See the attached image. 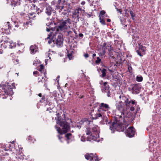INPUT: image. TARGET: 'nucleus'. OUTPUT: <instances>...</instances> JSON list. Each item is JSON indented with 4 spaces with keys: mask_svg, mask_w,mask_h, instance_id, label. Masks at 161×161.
I'll return each instance as SVG.
<instances>
[{
    "mask_svg": "<svg viewBox=\"0 0 161 161\" xmlns=\"http://www.w3.org/2000/svg\"><path fill=\"white\" fill-rule=\"evenodd\" d=\"M116 108L120 111L121 115H117L114 117V122L112 125L110 126V130L113 133L116 131H124L125 129H126V127L128 124L126 126L125 125H124L122 123V121L124 123L129 121L128 119L129 118L127 116H125L124 112L127 109L130 108L126 106L125 103L121 101L117 102L115 104Z\"/></svg>",
    "mask_w": 161,
    "mask_h": 161,
    "instance_id": "obj_1",
    "label": "nucleus"
},
{
    "mask_svg": "<svg viewBox=\"0 0 161 161\" xmlns=\"http://www.w3.org/2000/svg\"><path fill=\"white\" fill-rule=\"evenodd\" d=\"M57 117L55 118L56 120L58 119L57 123L58 124L60 127L58 128L57 126L55 127L57 128V130L60 134L58 136V138L60 141L63 142L62 139L63 137L62 135L63 134L66 133L70 129V126L69 124L67 121L64 114H62L60 117H59V114L58 113L57 114Z\"/></svg>",
    "mask_w": 161,
    "mask_h": 161,
    "instance_id": "obj_2",
    "label": "nucleus"
},
{
    "mask_svg": "<svg viewBox=\"0 0 161 161\" xmlns=\"http://www.w3.org/2000/svg\"><path fill=\"white\" fill-rule=\"evenodd\" d=\"M0 86L4 92L3 95L4 97H2L3 98H6L8 95L11 96L14 94L13 89L15 88L14 83L2 82Z\"/></svg>",
    "mask_w": 161,
    "mask_h": 161,
    "instance_id": "obj_3",
    "label": "nucleus"
},
{
    "mask_svg": "<svg viewBox=\"0 0 161 161\" xmlns=\"http://www.w3.org/2000/svg\"><path fill=\"white\" fill-rule=\"evenodd\" d=\"M119 98L120 100L119 101H121V102H123L125 103L127 107H130L131 111H133L135 110L134 107L132 105L131 106V105H136L137 102L135 100L131 99L130 100L128 97L125 96L123 93L120 95Z\"/></svg>",
    "mask_w": 161,
    "mask_h": 161,
    "instance_id": "obj_4",
    "label": "nucleus"
},
{
    "mask_svg": "<svg viewBox=\"0 0 161 161\" xmlns=\"http://www.w3.org/2000/svg\"><path fill=\"white\" fill-rule=\"evenodd\" d=\"M70 24V19H67L65 20L61 19L58 21L57 26L55 28L57 33H61L62 32H65L66 31L68 28V24Z\"/></svg>",
    "mask_w": 161,
    "mask_h": 161,
    "instance_id": "obj_5",
    "label": "nucleus"
},
{
    "mask_svg": "<svg viewBox=\"0 0 161 161\" xmlns=\"http://www.w3.org/2000/svg\"><path fill=\"white\" fill-rule=\"evenodd\" d=\"M138 45H139V47L138 48H136V52L139 56L142 57L145 54L146 48L145 47L141 45L140 43H138Z\"/></svg>",
    "mask_w": 161,
    "mask_h": 161,
    "instance_id": "obj_6",
    "label": "nucleus"
},
{
    "mask_svg": "<svg viewBox=\"0 0 161 161\" xmlns=\"http://www.w3.org/2000/svg\"><path fill=\"white\" fill-rule=\"evenodd\" d=\"M86 134L87 135L89 136H88L87 138V141H96L97 140V137L95 135H92L91 130V129L88 127L86 128Z\"/></svg>",
    "mask_w": 161,
    "mask_h": 161,
    "instance_id": "obj_7",
    "label": "nucleus"
},
{
    "mask_svg": "<svg viewBox=\"0 0 161 161\" xmlns=\"http://www.w3.org/2000/svg\"><path fill=\"white\" fill-rule=\"evenodd\" d=\"M85 158L90 161H98L97 156L92 153H87L85 155Z\"/></svg>",
    "mask_w": 161,
    "mask_h": 161,
    "instance_id": "obj_8",
    "label": "nucleus"
},
{
    "mask_svg": "<svg viewBox=\"0 0 161 161\" xmlns=\"http://www.w3.org/2000/svg\"><path fill=\"white\" fill-rule=\"evenodd\" d=\"M135 132V129L133 127L130 126L126 130L125 133L127 136L131 138L134 136Z\"/></svg>",
    "mask_w": 161,
    "mask_h": 161,
    "instance_id": "obj_9",
    "label": "nucleus"
},
{
    "mask_svg": "<svg viewBox=\"0 0 161 161\" xmlns=\"http://www.w3.org/2000/svg\"><path fill=\"white\" fill-rule=\"evenodd\" d=\"M98 109L105 113L109 110L110 109V108L108 104L103 103L99 104Z\"/></svg>",
    "mask_w": 161,
    "mask_h": 161,
    "instance_id": "obj_10",
    "label": "nucleus"
},
{
    "mask_svg": "<svg viewBox=\"0 0 161 161\" xmlns=\"http://www.w3.org/2000/svg\"><path fill=\"white\" fill-rule=\"evenodd\" d=\"M63 39L62 35H59L56 40V45L58 47H62L63 46Z\"/></svg>",
    "mask_w": 161,
    "mask_h": 161,
    "instance_id": "obj_11",
    "label": "nucleus"
},
{
    "mask_svg": "<svg viewBox=\"0 0 161 161\" xmlns=\"http://www.w3.org/2000/svg\"><path fill=\"white\" fill-rule=\"evenodd\" d=\"M141 87L140 86L137 84H134L132 87V93L134 94H138L140 92Z\"/></svg>",
    "mask_w": 161,
    "mask_h": 161,
    "instance_id": "obj_12",
    "label": "nucleus"
},
{
    "mask_svg": "<svg viewBox=\"0 0 161 161\" xmlns=\"http://www.w3.org/2000/svg\"><path fill=\"white\" fill-rule=\"evenodd\" d=\"M91 121H89L87 119H85L79 122V123L76 125V126L80 129L81 127V125L84 124H90Z\"/></svg>",
    "mask_w": 161,
    "mask_h": 161,
    "instance_id": "obj_13",
    "label": "nucleus"
},
{
    "mask_svg": "<svg viewBox=\"0 0 161 161\" xmlns=\"http://www.w3.org/2000/svg\"><path fill=\"white\" fill-rule=\"evenodd\" d=\"M59 14L61 15L65 16L67 14H68L69 11L67 8L64 9V5H62L61 9H60L59 11H58Z\"/></svg>",
    "mask_w": 161,
    "mask_h": 161,
    "instance_id": "obj_14",
    "label": "nucleus"
},
{
    "mask_svg": "<svg viewBox=\"0 0 161 161\" xmlns=\"http://www.w3.org/2000/svg\"><path fill=\"white\" fill-rule=\"evenodd\" d=\"M45 12L47 15L50 16L53 13H55V11L51 6H49L46 7Z\"/></svg>",
    "mask_w": 161,
    "mask_h": 161,
    "instance_id": "obj_15",
    "label": "nucleus"
},
{
    "mask_svg": "<svg viewBox=\"0 0 161 161\" xmlns=\"http://www.w3.org/2000/svg\"><path fill=\"white\" fill-rule=\"evenodd\" d=\"M97 110L98 113H96V114L94 115V117L92 118L93 119H96L100 117H102L103 118L104 116V113L103 112V111L99 110L98 109Z\"/></svg>",
    "mask_w": 161,
    "mask_h": 161,
    "instance_id": "obj_16",
    "label": "nucleus"
},
{
    "mask_svg": "<svg viewBox=\"0 0 161 161\" xmlns=\"http://www.w3.org/2000/svg\"><path fill=\"white\" fill-rule=\"evenodd\" d=\"M103 124H106L107 125H109V129H110V126L112 125L114 121L111 124V123L112 122L111 120L104 116L103 118Z\"/></svg>",
    "mask_w": 161,
    "mask_h": 161,
    "instance_id": "obj_17",
    "label": "nucleus"
},
{
    "mask_svg": "<svg viewBox=\"0 0 161 161\" xmlns=\"http://www.w3.org/2000/svg\"><path fill=\"white\" fill-rule=\"evenodd\" d=\"M97 127L94 126L93 127L91 130V131L92 134V135H95L97 137V138L99 137V131L97 130Z\"/></svg>",
    "mask_w": 161,
    "mask_h": 161,
    "instance_id": "obj_18",
    "label": "nucleus"
},
{
    "mask_svg": "<svg viewBox=\"0 0 161 161\" xmlns=\"http://www.w3.org/2000/svg\"><path fill=\"white\" fill-rule=\"evenodd\" d=\"M65 137L66 138V140L68 144L74 139V136L70 133L66 134L65 135Z\"/></svg>",
    "mask_w": 161,
    "mask_h": 161,
    "instance_id": "obj_19",
    "label": "nucleus"
},
{
    "mask_svg": "<svg viewBox=\"0 0 161 161\" xmlns=\"http://www.w3.org/2000/svg\"><path fill=\"white\" fill-rule=\"evenodd\" d=\"M30 49L31 54H35L37 51L38 48L36 45H33L30 47Z\"/></svg>",
    "mask_w": 161,
    "mask_h": 161,
    "instance_id": "obj_20",
    "label": "nucleus"
},
{
    "mask_svg": "<svg viewBox=\"0 0 161 161\" xmlns=\"http://www.w3.org/2000/svg\"><path fill=\"white\" fill-rule=\"evenodd\" d=\"M50 96H46L45 97L44 96H43L42 98V100L40 101V102L43 103L44 101H46L47 103H48L50 105L51 102L50 101H51V99L50 98Z\"/></svg>",
    "mask_w": 161,
    "mask_h": 161,
    "instance_id": "obj_21",
    "label": "nucleus"
},
{
    "mask_svg": "<svg viewBox=\"0 0 161 161\" xmlns=\"http://www.w3.org/2000/svg\"><path fill=\"white\" fill-rule=\"evenodd\" d=\"M47 22H46V25L47 26H50L51 28L52 29V31H53V28L52 27V26L53 25L54 23V22L53 20L50 19H49L48 18H47Z\"/></svg>",
    "mask_w": 161,
    "mask_h": 161,
    "instance_id": "obj_22",
    "label": "nucleus"
},
{
    "mask_svg": "<svg viewBox=\"0 0 161 161\" xmlns=\"http://www.w3.org/2000/svg\"><path fill=\"white\" fill-rule=\"evenodd\" d=\"M65 1V0H58L57 5L55 6V9L58 10V11H59L60 9H61L62 6H60V4L61 2H63V3H64Z\"/></svg>",
    "mask_w": 161,
    "mask_h": 161,
    "instance_id": "obj_23",
    "label": "nucleus"
},
{
    "mask_svg": "<svg viewBox=\"0 0 161 161\" xmlns=\"http://www.w3.org/2000/svg\"><path fill=\"white\" fill-rule=\"evenodd\" d=\"M77 15L76 16V18H77V21H79V19L80 18H81V14L82 13V12H83V9L81 8H77Z\"/></svg>",
    "mask_w": 161,
    "mask_h": 161,
    "instance_id": "obj_24",
    "label": "nucleus"
},
{
    "mask_svg": "<svg viewBox=\"0 0 161 161\" xmlns=\"http://www.w3.org/2000/svg\"><path fill=\"white\" fill-rule=\"evenodd\" d=\"M53 36L51 34L48 35V37L45 38V40L47 42L48 44H50L52 42Z\"/></svg>",
    "mask_w": 161,
    "mask_h": 161,
    "instance_id": "obj_25",
    "label": "nucleus"
},
{
    "mask_svg": "<svg viewBox=\"0 0 161 161\" xmlns=\"http://www.w3.org/2000/svg\"><path fill=\"white\" fill-rule=\"evenodd\" d=\"M107 15L106 14V12L104 10H102L100 12V14L99 15V17L105 19V17H107Z\"/></svg>",
    "mask_w": 161,
    "mask_h": 161,
    "instance_id": "obj_26",
    "label": "nucleus"
},
{
    "mask_svg": "<svg viewBox=\"0 0 161 161\" xmlns=\"http://www.w3.org/2000/svg\"><path fill=\"white\" fill-rule=\"evenodd\" d=\"M46 78V77L45 76H41V77H39L38 79V82L40 83L41 82L42 83L46 82L47 80L45 79Z\"/></svg>",
    "mask_w": 161,
    "mask_h": 161,
    "instance_id": "obj_27",
    "label": "nucleus"
},
{
    "mask_svg": "<svg viewBox=\"0 0 161 161\" xmlns=\"http://www.w3.org/2000/svg\"><path fill=\"white\" fill-rule=\"evenodd\" d=\"M99 70L102 73V77H104L106 76L107 73V70L104 68L99 69Z\"/></svg>",
    "mask_w": 161,
    "mask_h": 161,
    "instance_id": "obj_28",
    "label": "nucleus"
},
{
    "mask_svg": "<svg viewBox=\"0 0 161 161\" xmlns=\"http://www.w3.org/2000/svg\"><path fill=\"white\" fill-rule=\"evenodd\" d=\"M20 4L19 2H18V0H17L16 1L12 0V2L10 5L12 6H14V7H15L16 6Z\"/></svg>",
    "mask_w": 161,
    "mask_h": 161,
    "instance_id": "obj_29",
    "label": "nucleus"
},
{
    "mask_svg": "<svg viewBox=\"0 0 161 161\" xmlns=\"http://www.w3.org/2000/svg\"><path fill=\"white\" fill-rule=\"evenodd\" d=\"M57 96L56 91H54L53 92H50L49 95L48 96H50V98L51 99V98H53V97H56Z\"/></svg>",
    "mask_w": 161,
    "mask_h": 161,
    "instance_id": "obj_30",
    "label": "nucleus"
},
{
    "mask_svg": "<svg viewBox=\"0 0 161 161\" xmlns=\"http://www.w3.org/2000/svg\"><path fill=\"white\" fill-rule=\"evenodd\" d=\"M27 140L30 142L34 143L36 141L35 139L34 138L31 136H29L27 137Z\"/></svg>",
    "mask_w": 161,
    "mask_h": 161,
    "instance_id": "obj_31",
    "label": "nucleus"
},
{
    "mask_svg": "<svg viewBox=\"0 0 161 161\" xmlns=\"http://www.w3.org/2000/svg\"><path fill=\"white\" fill-rule=\"evenodd\" d=\"M16 158L19 160H23L24 158V156L22 154H19L17 156Z\"/></svg>",
    "mask_w": 161,
    "mask_h": 161,
    "instance_id": "obj_32",
    "label": "nucleus"
},
{
    "mask_svg": "<svg viewBox=\"0 0 161 161\" xmlns=\"http://www.w3.org/2000/svg\"><path fill=\"white\" fill-rule=\"evenodd\" d=\"M105 49H107L108 50V51L109 52H111L113 50V48L111 46L110 44H108L106 45V47L105 48Z\"/></svg>",
    "mask_w": 161,
    "mask_h": 161,
    "instance_id": "obj_33",
    "label": "nucleus"
},
{
    "mask_svg": "<svg viewBox=\"0 0 161 161\" xmlns=\"http://www.w3.org/2000/svg\"><path fill=\"white\" fill-rule=\"evenodd\" d=\"M67 7L66 8H67V9H68L69 11L70 12L72 8V7L71 5V4L70 3H67Z\"/></svg>",
    "mask_w": 161,
    "mask_h": 161,
    "instance_id": "obj_34",
    "label": "nucleus"
},
{
    "mask_svg": "<svg viewBox=\"0 0 161 161\" xmlns=\"http://www.w3.org/2000/svg\"><path fill=\"white\" fill-rule=\"evenodd\" d=\"M129 12L132 19L134 20V17L136 16L135 14H134L133 11L131 10H130Z\"/></svg>",
    "mask_w": 161,
    "mask_h": 161,
    "instance_id": "obj_35",
    "label": "nucleus"
},
{
    "mask_svg": "<svg viewBox=\"0 0 161 161\" xmlns=\"http://www.w3.org/2000/svg\"><path fill=\"white\" fill-rule=\"evenodd\" d=\"M67 36H69L71 37L75 38V36H74L73 33L71 31H67Z\"/></svg>",
    "mask_w": 161,
    "mask_h": 161,
    "instance_id": "obj_36",
    "label": "nucleus"
},
{
    "mask_svg": "<svg viewBox=\"0 0 161 161\" xmlns=\"http://www.w3.org/2000/svg\"><path fill=\"white\" fill-rule=\"evenodd\" d=\"M143 78L142 76H137L136 77V80L138 82H141L142 81Z\"/></svg>",
    "mask_w": 161,
    "mask_h": 161,
    "instance_id": "obj_37",
    "label": "nucleus"
},
{
    "mask_svg": "<svg viewBox=\"0 0 161 161\" xmlns=\"http://www.w3.org/2000/svg\"><path fill=\"white\" fill-rule=\"evenodd\" d=\"M36 11L38 14H39L43 12V9L42 8H38Z\"/></svg>",
    "mask_w": 161,
    "mask_h": 161,
    "instance_id": "obj_38",
    "label": "nucleus"
},
{
    "mask_svg": "<svg viewBox=\"0 0 161 161\" xmlns=\"http://www.w3.org/2000/svg\"><path fill=\"white\" fill-rule=\"evenodd\" d=\"M99 19L100 20V23L102 24L103 25H106L105 23V21L104 20V19L101 18H99Z\"/></svg>",
    "mask_w": 161,
    "mask_h": 161,
    "instance_id": "obj_39",
    "label": "nucleus"
},
{
    "mask_svg": "<svg viewBox=\"0 0 161 161\" xmlns=\"http://www.w3.org/2000/svg\"><path fill=\"white\" fill-rule=\"evenodd\" d=\"M105 48L104 49V50H103V51L102 52H100V53H99L98 54L99 55V56L101 57V58H102V56L103 55H104L105 54Z\"/></svg>",
    "mask_w": 161,
    "mask_h": 161,
    "instance_id": "obj_40",
    "label": "nucleus"
},
{
    "mask_svg": "<svg viewBox=\"0 0 161 161\" xmlns=\"http://www.w3.org/2000/svg\"><path fill=\"white\" fill-rule=\"evenodd\" d=\"M6 26H7L8 27V28L4 29L5 30H7L8 29H11V25H10V23L9 22H7L6 25Z\"/></svg>",
    "mask_w": 161,
    "mask_h": 161,
    "instance_id": "obj_41",
    "label": "nucleus"
},
{
    "mask_svg": "<svg viewBox=\"0 0 161 161\" xmlns=\"http://www.w3.org/2000/svg\"><path fill=\"white\" fill-rule=\"evenodd\" d=\"M97 59L95 61V63L97 64H99L101 61V59L98 57H97Z\"/></svg>",
    "mask_w": 161,
    "mask_h": 161,
    "instance_id": "obj_42",
    "label": "nucleus"
},
{
    "mask_svg": "<svg viewBox=\"0 0 161 161\" xmlns=\"http://www.w3.org/2000/svg\"><path fill=\"white\" fill-rule=\"evenodd\" d=\"M31 9L32 10L36 11L38 8V7L36 6L35 4H32L31 6Z\"/></svg>",
    "mask_w": 161,
    "mask_h": 161,
    "instance_id": "obj_43",
    "label": "nucleus"
},
{
    "mask_svg": "<svg viewBox=\"0 0 161 161\" xmlns=\"http://www.w3.org/2000/svg\"><path fill=\"white\" fill-rule=\"evenodd\" d=\"M17 46H18L19 47H20L19 49H21L22 50H23V49L25 47L24 44H23L22 43H21L20 44H18Z\"/></svg>",
    "mask_w": 161,
    "mask_h": 161,
    "instance_id": "obj_44",
    "label": "nucleus"
},
{
    "mask_svg": "<svg viewBox=\"0 0 161 161\" xmlns=\"http://www.w3.org/2000/svg\"><path fill=\"white\" fill-rule=\"evenodd\" d=\"M67 56L69 58V60H72L73 59V57L72 56V53H68L67 55Z\"/></svg>",
    "mask_w": 161,
    "mask_h": 161,
    "instance_id": "obj_45",
    "label": "nucleus"
},
{
    "mask_svg": "<svg viewBox=\"0 0 161 161\" xmlns=\"http://www.w3.org/2000/svg\"><path fill=\"white\" fill-rule=\"evenodd\" d=\"M33 74L35 76H37L39 75V73L37 71H35L33 72Z\"/></svg>",
    "mask_w": 161,
    "mask_h": 161,
    "instance_id": "obj_46",
    "label": "nucleus"
},
{
    "mask_svg": "<svg viewBox=\"0 0 161 161\" xmlns=\"http://www.w3.org/2000/svg\"><path fill=\"white\" fill-rule=\"evenodd\" d=\"M40 67L39 69L38 70L40 72H42L44 68V66L42 64L40 65Z\"/></svg>",
    "mask_w": 161,
    "mask_h": 161,
    "instance_id": "obj_47",
    "label": "nucleus"
},
{
    "mask_svg": "<svg viewBox=\"0 0 161 161\" xmlns=\"http://www.w3.org/2000/svg\"><path fill=\"white\" fill-rule=\"evenodd\" d=\"M108 90L109 92L107 86H103V91L105 92H107V91Z\"/></svg>",
    "mask_w": 161,
    "mask_h": 161,
    "instance_id": "obj_48",
    "label": "nucleus"
},
{
    "mask_svg": "<svg viewBox=\"0 0 161 161\" xmlns=\"http://www.w3.org/2000/svg\"><path fill=\"white\" fill-rule=\"evenodd\" d=\"M19 60L18 59H15L14 60L13 62L15 64H17L19 63Z\"/></svg>",
    "mask_w": 161,
    "mask_h": 161,
    "instance_id": "obj_49",
    "label": "nucleus"
},
{
    "mask_svg": "<svg viewBox=\"0 0 161 161\" xmlns=\"http://www.w3.org/2000/svg\"><path fill=\"white\" fill-rule=\"evenodd\" d=\"M77 8L75 10L74 12L73 13V16H74V15H77Z\"/></svg>",
    "mask_w": 161,
    "mask_h": 161,
    "instance_id": "obj_50",
    "label": "nucleus"
},
{
    "mask_svg": "<svg viewBox=\"0 0 161 161\" xmlns=\"http://www.w3.org/2000/svg\"><path fill=\"white\" fill-rule=\"evenodd\" d=\"M82 11L83 12H82V13L81 14V16H82L83 17L85 15L86 16V13L85 12V11L83 9Z\"/></svg>",
    "mask_w": 161,
    "mask_h": 161,
    "instance_id": "obj_51",
    "label": "nucleus"
},
{
    "mask_svg": "<svg viewBox=\"0 0 161 161\" xmlns=\"http://www.w3.org/2000/svg\"><path fill=\"white\" fill-rule=\"evenodd\" d=\"M107 45L106 42H104L102 45V50H104V48L106 47V45Z\"/></svg>",
    "mask_w": 161,
    "mask_h": 161,
    "instance_id": "obj_52",
    "label": "nucleus"
},
{
    "mask_svg": "<svg viewBox=\"0 0 161 161\" xmlns=\"http://www.w3.org/2000/svg\"><path fill=\"white\" fill-rule=\"evenodd\" d=\"M73 31L74 32V33L75 34V38H76L78 37V35H77V32L75 31V29H73Z\"/></svg>",
    "mask_w": 161,
    "mask_h": 161,
    "instance_id": "obj_53",
    "label": "nucleus"
},
{
    "mask_svg": "<svg viewBox=\"0 0 161 161\" xmlns=\"http://www.w3.org/2000/svg\"><path fill=\"white\" fill-rule=\"evenodd\" d=\"M92 13H91V14H88L86 13V16L88 18H90L92 16Z\"/></svg>",
    "mask_w": 161,
    "mask_h": 161,
    "instance_id": "obj_54",
    "label": "nucleus"
},
{
    "mask_svg": "<svg viewBox=\"0 0 161 161\" xmlns=\"http://www.w3.org/2000/svg\"><path fill=\"white\" fill-rule=\"evenodd\" d=\"M38 62V59H36L34 61L33 65H35V64H37Z\"/></svg>",
    "mask_w": 161,
    "mask_h": 161,
    "instance_id": "obj_55",
    "label": "nucleus"
},
{
    "mask_svg": "<svg viewBox=\"0 0 161 161\" xmlns=\"http://www.w3.org/2000/svg\"><path fill=\"white\" fill-rule=\"evenodd\" d=\"M48 27H47L46 28V31H47L49 32L50 31V30H52V29L50 27V26H48Z\"/></svg>",
    "mask_w": 161,
    "mask_h": 161,
    "instance_id": "obj_56",
    "label": "nucleus"
},
{
    "mask_svg": "<svg viewBox=\"0 0 161 161\" xmlns=\"http://www.w3.org/2000/svg\"><path fill=\"white\" fill-rule=\"evenodd\" d=\"M47 111H49V112L50 113H51L53 111L52 110V109L50 108H47Z\"/></svg>",
    "mask_w": 161,
    "mask_h": 161,
    "instance_id": "obj_57",
    "label": "nucleus"
},
{
    "mask_svg": "<svg viewBox=\"0 0 161 161\" xmlns=\"http://www.w3.org/2000/svg\"><path fill=\"white\" fill-rule=\"evenodd\" d=\"M84 56L86 58H87L89 57V55L87 53H86L84 54Z\"/></svg>",
    "mask_w": 161,
    "mask_h": 161,
    "instance_id": "obj_58",
    "label": "nucleus"
},
{
    "mask_svg": "<svg viewBox=\"0 0 161 161\" xmlns=\"http://www.w3.org/2000/svg\"><path fill=\"white\" fill-rule=\"evenodd\" d=\"M80 139H81V141H82V142H85L86 141L85 138L83 136H82L81 137Z\"/></svg>",
    "mask_w": 161,
    "mask_h": 161,
    "instance_id": "obj_59",
    "label": "nucleus"
},
{
    "mask_svg": "<svg viewBox=\"0 0 161 161\" xmlns=\"http://www.w3.org/2000/svg\"><path fill=\"white\" fill-rule=\"evenodd\" d=\"M116 9L120 14H122L121 10L118 9V8H116Z\"/></svg>",
    "mask_w": 161,
    "mask_h": 161,
    "instance_id": "obj_60",
    "label": "nucleus"
},
{
    "mask_svg": "<svg viewBox=\"0 0 161 161\" xmlns=\"http://www.w3.org/2000/svg\"><path fill=\"white\" fill-rule=\"evenodd\" d=\"M7 1V3H10L11 4L12 0H6Z\"/></svg>",
    "mask_w": 161,
    "mask_h": 161,
    "instance_id": "obj_61",
    "label": "nucleus"
},
{
    "mask_svg": "<svg viewBox=\"0 0 161 161\" xmlns=\"http://www.w3.org/2000/svg\"><path fill=\"white\" fill-rule=\"evenodd\" d=\"M35 14V13H30L29 14V17H31V16H32L34 14Z\"/></svg>",
    "mask_w": 161,
    "mask_h": 161,
    "instance_id": "obj_62",
    "label": "nucleus"
},
{
    "mask_svg": "<svg viewBox=\"0 0 161 161\" xmlns=\"http://www.w3.org/2000/svg\"><path fill=\"white\" fill-rule=\"evenodd\" d=\"M79 36L80 37H83V35L82 33H80L79 34Z\"/></svg>",
    "mask_w": 161,
    "mask_h": 161,
    "instance_id": "obj_63",
    "label": "nucleus"
},
{
    "mask_svg": "<svg viewBox=\"0 0 161 161\" xmlns=\"http://www.w3.org/2000/svg\"><path fill=\"white\" fill-rule=\"evenodd\" d=\"M107 82H104L103 83V86H106V85H107Z\"/></svg>",
    "mask_w": 161,
    "mask_h": 161,
    "instance_id": "obj_64",
    "label": "nucleus"
}]
</instances>
